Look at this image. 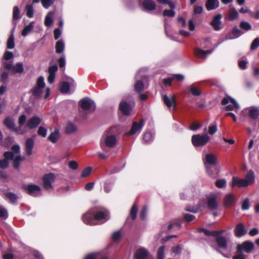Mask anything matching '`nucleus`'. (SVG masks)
<instances>
[{
  "mask_svg": "<svg viewBox=\"0 0 259 259\" xmlns=\"http://www.w3.org/2000/svg\"><path fill=\"white\" fill-rule=\"evenodd\" d=\"M110 218V212L107 209L98 206L91 208L82 217L84 223L92 226L96 225L95 221L104 220L105 222Z\"/></svg>",
  "mask_w": 259,
  "mask_h": 259,
  "instance_id": "obj_1",
  "label": "nucleus"
},
{
  "mask_svg": "<svg viewBox=\"0 0 259 259\" xmlns=\"http://www.w3.org/2000/svg\"><path fill=\"white\" fill-rule=\"evenodd\" d=\"M209 140L210 137L207 134H197L192 136L191 142L194 147H198L205 145Z\"/></svg>",
  "mask_w": 259,
  "mask_h": 259,
  "instance_id": "obj_2",
  "label": "nucleus"
},
{
  "mask_svg": "<svg viewBox=\"0 0 259 259\" xmlns=\"http://www.w3.org/2000/svg\"><path fill=\"white\" fill-rule=\"evenodd\" d=\"M24 192L32 197H37L41 194L40 187L35 184L24 185L22 187Z\"/></svg>",
  "mask_w": 259,
  "mask_h": 259,
  "instance_id": "obj_3",
  "label": "nucleus"
},
{
  "mask_svg": "<svg viewBox=\"0 0 259 259\" xmlns=\"http://www.w3.org/2000/svg\"><path fill=\"white\" fill-rule=\"evenodd\" d=\"M4 69L10 70L14 73H21L24 71L22 63L19 62L14 66L11 62H5L3 64Z\"/></svg>",
  "mask_w": 259,
  "mask_h": 259,
  "instance_id": "obj_4",
  "label": "nucleus"
},
{
  "mask_svg": "<svg viewBox=\"0 0 259 259\" xmlns=\"http://www.w3.org/2000/svg\"><path fill=\"white\" fill-rule=\"evenodd\" d=\"M254 244L249 241H245L243 242L241 244H239L236 246L237 252H241L243 253H250L254 249Z\"/></svg>",
  "mask_w": 259,
  "mask_h": 259,
  "instance_id": "obj_5",
  "label": "nucleus"
},
{
  "mask_svg": "<svg viewBox=\"0 0 259 259\" xmlns=\"http://www.w3.org/2000/svg\"><path fill=\"white\" fill-rule=\"evenodd\" d=\"M55 176L53 173L45 174L42 178L43 187L46 190L53 188L52 183L55 181Z\"/></svg>",
  "mask_w": 259,
  "mask_h": 259,
  "instance_id": "obj_6",
  "label": "nucleus"
},
{
  "mask_svg": "<svg viewBox=\"0 0 259 259\" xmlns=\"http://www.w3.org/2000/svg\"><path fill=\"white\" fill-rule=\"evenodd\" d=\"M145 120L142 118L140 120L139 122L134 121L132 125L131 130L126 133L125 135L127 136H132L138 132H140L144 126Z\"/></svg>",
  "mask_w": 259,
  "mask_h": 259,
  "instance_id": "obj_7",
  "label": "nucleus"
},
{
  "mask_svg": "<svg viewBox=\"0 0 259 259\" xmlns=\"http://www.w3.org/2000/svg\"><path fill=\"white\" fill-rule=\"evenodd\" d=\"M134 259H154L151 256L148 251L144 248L138 249L134 254Z\"/></svg>",
  "mask_w": 259,
  "mask_h": 259,
  "instance_id": "obj_8",
  "label": "nucleus"
},
{
  "mask_svg": "<svg viewBox=\"0 0 259 259\" xmlns=\"http://www.w3.org/2000/svg\"><path fill=\"white\" fill-rule=\"evenodd\" d=\"M222 15L221 14H218L213 17L212 21L210 23V25L212 26L214 30L218 31L222 29Z\"/></svg>",
  "mask_w": 259,
  "mask_h": 259,
  "instance_id": "obj_9",
  "label": "nucleus"
},
{
  "mask_svg": "<svg viewBox=\"0 0 259 259\" xmlns=\"http://www.w3.org/2000/svg\"><path fill=\"white\" fill-rule=\"evenodd\" d=\"M119 109L123 115L126 116H129L132 110L131 105L125 101L120 102L119 105Z\"/></svg>",
  "mask_w": 259,
  "mask_h": 259,
  "instance_id": "obj_10",
  "label": "nucleus"
},
{
  "mask_svg": "<svg viewBox=\"0 0 259 259\" xmlns=\"http://www.w3.org/2000/svg\"><path fill=\"white\" fill-rule=\"evenodd\" d=\"M235 186L242 188L247 187L249 185L247 181L245 180L244 179H239L237 177H233L232 178L231 187L234 188Z\"/></svg>",
  "mask_w": 259,
  "mask_h": 259,
  "instance_id": "obj_11",
  "label": "nucleus"
},
{
  "mask_svg": "<svg viewBox=\"0 0 259 259\" xmlns=\"http://www.w3.org/2000/svg\"><path fill=\"white\" fill-rule=\"evenodd\" d=\"M80 106L84 111L91 109L92 111H94L96 109L95 104L86 99H83L80 101Z\"/></svg>",
  "mask_w": 259,
  "mask_h": 259,
  "instance_id": "obj_12",
  "label": "nucleus"
},
{
  "mask_svg": "<svg viewBox=\"0 0 259 259\" xmlns=\"http://www.w3.org/2000/svg\"><path fill=\"white\" fill-rule=\"evenodd\" d=\"M234 232L235 236L237 238H240L244 236L247 233L245 226L242 223H239L237 224L234 229Z\"/></svg>",
  "mask_w": 259,
  "mask_h": 259,
  "instance_id": "obj_13",
  "label": "nucleus"
},
{
  "mask_svg": "<svg viewBox=\"0 0 259 259\" xmlns=\"http://www.w3.org/2000/svg\"><path fill=\"white\" fill-rule=\"evenodd\" d=\"M217 162V157L213 153L207 154L205 155L204 164L206 166H214Z\"/></svg>",
  "mask_w": 259,
  "mask_h": 259,
  "instance_id": "obj_14",
  "label": "nucleus"
},
{
  "mask_svg": "<svg viewBox=\"0 0 259 259\" xmlns=\"http://www.w3.org/2000/svg\"><path fill=\"white\" fill-rule=\"evenodd\" d=\"M162 99L164 103L167 107H176L177 102L175 96L174 95L170 98L166 95H164L162 96Z\"/></svg>",
  "mask_w": 259,
  "mask_h": 259,
  "instance_id": "obj_15",
  "label": "nucleus"
},
{
  "mask_svg": "<svg viewBox=\"0 0 259 259\" xmlns=\"http://www.w3.org/2000/svg\"><path fill=\"white\" fill-rule=\"evenodd\" d=\"M236 202L235 195L233 194L227 195L224 198V205L228 208L233 207Z\"/></svg>",
  "mask_w": 259,
  "mask_h": 259,
  "instance_id": "obj_16",
  "label": "nucleus"
},
{
  "mask_svg": "<svg viewBox=\"0 0 259 259\" xmlns=\"http://www.w3.org/2000/svg\"><path fill=\"white\" fill-rule=\"evenodd\" d=\"M41 122V119L37 116H32L26 123V126L29 129L36 128Z\"/></svg>",
  "mask_w": 259,
  "mask_h": 259,
  "instance_id": "obj_17",
  "label": "nucleus"
},
{
  "mask_svg": "<svg viewBox=\"0 0 259 259\" xmlns=\"http://www.w3.org/2000/svg\"><path fill=\"white\" fill-rule=\"evenodd\" d=\"M243 34V32L237 26L233 28L231 31L226 36L228 39H233L239 37Z\"/></svg>",
  "mask_w": 259,
  "mask_h": 259,
  "instance_id": "obj_18",
  "label": "nucleus"
},
{
  "mask_svg": "<svg viewBox=\"0 0 259 259\" xmlns=\"http://www.w3.org/2000/svg\"><path fill=\"white\" fill-rule=\"evenodd\" d=\"M207 205L208 208L211 210H215L218 206L217 201V197L214 195L209 196L207 198Z\"/></svg>",
  "mask_w": 259,
  "mask_h": 259,
  "instance_id": "obj_19",
  "label": "nucleus"
},
{
  "mask_svg": "<svg viewBox=\"0 0 259 259\" xmlns=\"http://www.w3.org/2000/svg\"><path fill=\"white\" fill-rule=\"evenodd\" d=\"M207 174L211 178H216L220 172L219 168L217 166H206Z\"/></svg>",
  "mask_w": 259,
  "mask_h": 259,
  "instance_id": "obj_20",
  "label": "nucleus"
},
{
  "mask_svg": "<svg viewBox=\"0 0 259 259\" xmlns=\"http://www.w3.org/2000/svg\"><path fill=\"white\" fill-rule=\"evenodd\" d=\"M142 5L146 11H151L156 9V4L153 0H144Z\"/></svg>",
  "mask_w": 259,
  "mask_h": 259,
  "instance_id": "obj_21",
  "label": "nucleus"
},
{
  "mask_svg": "<svg viewBox=\"0 0 259 259\" xmlns=\"http://www.w3.org/2000/svg\"><path fill=\"white\" fill-rule=\"evenodd\" d=\"M3 123L8 128L14 132L17 131V128L15 127L14 121L10 117H6L4 120Z\"/></svg>",
  "mask_w": 259,
  "mask_h": 259,
  "instance_id": "obj_22",
  "label": "nucleus"
},
{
  "mask_svg": "<svg viewBox=\"0 0 259 259\" xmlns=\"http://www.w3.org/2000/svg\"><path fill=\"white\" fill-rule=\"evenodd\" d=\"M215 241L218 246L224 249H226L228 247L227 241L224 236L215 237Z\"/></svg>",
  "mask_w": 259,
  "mask_h": 259,
  "instance_id": "obj_23",
  "label": "nucleus"
},
{
  "mask_svg": "<svg viewBox=\"0 0 259 259\" xmlns=\"http://www.w3.org/2000/svg\"><path fill=\"white\" fill-rule=\"evenodd\" d=\"M212 52L213 50L204 51L200 48H196L194 51L195 55L202 58H205L207 55L210 54Z\"/></svg>",
  "mask_w": 259,
  "mask_h": 259,
  "instance_id": "obj_24",
  "label": "nucleus"
},
{
  "mask_svg": "<svg viewBox=\"0 0 259 259\" xmlns=\"http://www.w3.org/2000/svg\"><path fill=\"white\" fill-rule=\"evenodd\" d=\"M105 143L107 147L112 148L116 144V138L114 135L107 136L105 139Z\"/></svg>",
  "mask_w": 259,
  "mask_h": 259,
  "instance_id": "obj_25",
  "label": "nucleus"
},
{
  "mask_svg": "<svg viewBox=\"0 0 259 259\" xmlns=\"http://www.w3.org/2000/svg\"><path fill=\"white\" fill-rule=\"evenodd\" d=\"M219 6L218 0H207L205 3V7L207 11L217 9Z\"/></svg>",
  "mask_w": 259,
  "mask_h": 259,
  "instance_id": "obj_26",
  "label": "nucleus"
},
{
  "mask_svg": "<svg viewBox=\"0 0 259 259\" xmlns=\"http://www.w3.org/2000/svg\"><path fill=\"white\" fill-rule=\"evenodd\" d=\"M33 146V140L31 138L27 139L25 143V150L27 155L29 156L32 154Z\"/></svg>",
  "mask_w": 259,
  "mask_h": 259,
  "instance_id": "obj_27",
  "label": "nucleus"
},
{
  "mask_svg": "<svg viewBox=\"0 0 259 259\" xmlns=\"http://www.w3.org/2000/svg\"><path fill=\"white\" fill-rule=\"evenodd\" d=\"M255 175L254 171L250 169L245 175V180H246L248 183V185L253 184L255 182Z\"/></svg>",
  "mask_w": 259,
  "mask_h": 259,
  "instance_id": "obj_28",
  "label": "nucleus"
},
{
  "mask_svg": "<svg viewBox=\"0 0 259 259\" xmlns=\"http://www.w3.org/2000/svg\"><path fill=\"white\" fill-rule=\"evenodd\" d=\"M4 195L5 198L9 200L11 203L17 204L19 197L16 194L12 192H5Z\"/></svg>",
  "mask_w": 259,
  "mask_h": 259,
  "instance_id": "obj_29",
  "label": "nucleus"
},
{
  "mask_svg": "<svg viewBox=\"0 0 259 259\" xmlns=\"http://www.w3.org/2000/svg\"><path fill=\"white\" fill-rule=\"evenodd\" d=\"M60 138V134L58 130H55L54 132L52 133L48 137L47 140L53 143H55L57 142Z\"/></svg>",
  "mask_w": 259,
  "mask_h": 259,
  "instance_id": "obj_30",
  "label": "nucleus"
},
{
  "mask_svg": "<svg viewBox=\"0 0 259 259\" xmlns=\"http://www.w3.org/2000/svg\"><path fill=\"white\" fill-rule=\"evenodd\" d=\"M229 99H230V102L233 105H229L227 106L225 108V110L226 111H232V110H234V109L235 108L238 109L239 108V104H238L237 101L234 98H232L231 97H229Z\"/></svg>",
  "mask_w": 259,
  "mask_h": 259,
  "instance_id": "obj_31",
  "label": "nucleus"
},
{
  "mask_svg": "<svg viewBox=\"0 0 259 259\" xmlns=\"http://www.w3.org/2000/svg\"><path fill=\"white\" fill-rule=\"evenodd\" d=\"M248 116L253 120L256 119L259 116V110L254 107H250L248 111Z\"/></svg>",
  "mask_w": 259,
  "mask_h": 259,
  "instance_id": "obj_32",
  "label": "nucleus"
},
{
  "mask_svg": "<svg viewBox=\"0 0 259 259\" xmlns=\"http://www.w3.org/2000/svg\"><path fill=\"white\" fill-rule=\"evenodd\" d=\"M25 157L21 155L16 156L13 159V166L16 169H19L21 161L24 160Z\"/></svg>",
  "mask_w": 259,
  "mask_h": 259,
  "instance_id": "obj_33",
  "label": "nucleus"
},
{
  "mask_svg": "<svg viewBox=\"0 0 259 259\" xmlns=\"http://www.w3.org/2000/svg\"><path fill=\"white\" fill-rule=\"evenodd\" d=\"M65 45L62 40H59L56 43V52L58 54L62 53L64 50Z\"/></svg>",
  "mask_w": 259,
  "mask_h": 259,
  "instance_id": "obj_34",
  "label": "nucleus"
},
{
  "mask_svg": "<svg viewBox=\"0 0 259 259\" xmlns=\"http://www.w3.org/2000/svg\"><path fill=\"white\" fill-rule=\"evenodd\" d=\"M70 84L66 81L62 82L60 85V91L63 93H67L70 90Z\"/></svg>",
  "mask_w": 259,
  "mask_h": 259,
  "instance_id": "obj_35",
  "label": "nucleus"
},
{
  "mask_svg": "<svg viewBox=\"0 0 259 259\" xmlns=\"http://www.w3.org/2000/svg\"><path fill=\"white\" fill-rule=\"evenodd\" d=\"M76 126L70 122H68L66 125L65 132L68 134L73 133L76 131Z\"/></svg>",
  "mask_w": 259,
  "mask_h": 259,
  "instance_id": "obj_36",
  "label": "nucleus"
},
{
  "mask_svg": "<svg viewBox=\"0 0 259 259\" xmlns=\"http://www.w3.org/2000/svg\"><path fill=\"white\" fill-rule=\"evenodd\" d=\"M134 89L137 93H141L144 90V84L141 80H138L134 85Z\"/></svg>",
  "mask_w": 259,
  "mask_h": 259,
  "instance_id": "obj_37",
  "label": "nucleus"
},
{
  "mask_svg": "<svg viewBox=\"0 0 259 259\" xmlns=\"http://www.w3.org/2000/svg\"><path fill=\"white\" fill-rule=\"evenodd\" d=\"M238 17V13L237 10L233 8L231 9L229 13V19L231 21H233Z\"/></svg>",
  "mask_w": 259,
  "mask_h": 259,
  "instance_id": "obj_38",
  "label": "nucleus"
},
{
  "mask_svg": "<svg viewBox=\"0 0 259 259\" xmlns=\"http://www.w3.org/2000/svg\"><path fill=\"white\" fill-rule=\"evenodd\" d=\"M42 89V88L34 87L31 91L33 96L35 98H39L41 96Z\"/></svg>",
  "mask_w": 259,
  "mask_h": 259,
  "instance_id": "obj_39",
  "label": "nucleus"
},
{
  "mask_svg": "<svg viewBox=\"0 0 259 259\" xmlns=\"http://www.w3.org/2000/svg\"><path fill=\"white\" fill-rule=\"evenodd\" d=\"M15 47L14 36L13 34H11L7 42V48L9 49H13Z\"/></svg>",
  "mask_w": 259,
  "mask_h": 259,
  "instance_id": "obj_40",
  "label": "nucleus"
},
{
  "mask_svg": "<svg viewBox=\"0 0 259 259\" xmlns=\"http://www.w3.org/2000/svg\"><path fill=\"white\" fill-rule=\"evenodd\" d=\"M33 28V22H30L28 25L26 26L22 31V35L25 36L29 33Z\"/></svg>",
  "mask_w": 259,
  "mask_h": 259,
  "instance_id": "obj_41",
  "label": "nucleus"
},
{
  "mask_svg": "<svg viewBox=\"0 0 259 259\" xmlns=\"http://www.w3.org/2000/svg\"><path fill=\"white\" fill-rule=\"evenodd\" d=\"M138 206L136 204H134L130 211V215L131 216L132 220L134 221L137 218V214L138 212Z\"/></svg>",
  "mask_w": 259,
  "mask_h": 259,
  "instance_id": "obj_42",
  "label": "nucleus"
},
{
  "mask_svg": "<svg viewBox=\"0 0 259 259\" xmlns=\"http://www.w3.org/2000/svg\"><path fill=\"white\" fill-rule=\"evenodd\" d=\"M189 91L194 96H199L201 94V92L193 85H191L189 87Z\"/></svg>",
  "mask_w": 259,
  "mask_h": 259,
  "instance_id": "obj_43",
  "label": "nucleus"
},
{
  "mask_svg": "<svg viewBox=\"0 0 259 259\" xmlns=\"http://www.w3.org/2000/svg\"><path fill=\"white\" fill-rule=\"evenodd\" d=\"M21 18L20 10L18 6H15L13 11V20H17Z\"/></svg>",
  "mask_w": 259,
  "mask_h": 259,
  "instance_id": "obj_44",
  "label": "nucleus"
},
{
  "mask_svg": "<svg viewBox=\"0 0 259 259\" xmlns=\"http://www.w3.org/2000/svg\"><path fill=\"white\" fill-rule=\"evenodd\" d=\"M195 219V216L189 213H184L183 219H180V221H184L187 223H189Z\"/></svg>",
  "mask_w": 259,
  "mask_h": 259,
  "instance_id": "obj_45",
  "label": "nucleus"
},
{
  "mask_svg": "<svg viewBox=\"0 0 259 259\" xmlns=\"http://www.w3.org/2000/svg\"><path fill=\"white\" fill-rule=\"evenodd\" d=\"M240 27L245 31H248L251 29L252 26L251 24L246 21H242L239 25Z\"/></svg>",
  "mask_w": 259,
  "mask_h": 259,
  "instance_id": "obj_46",
  "label": "nucleus"
},
{
  "mask_svg": "<svg viewBox=\"0 0 259 259\" xmlns=\"http://www.w3.org/2000/svg\"><path fill=\"white\" fill-rule=\"evenodd\" d=\"M215 185L218 188H223L226 187L227 182L225 179H219L216 181Z\"/></svg>",
  "mask_w": 259,
  "mask_h": 259,
  "instance_id": "obj_47",
  "label": "nucleus"
},
{
  "mask_svg": "<svg viewBox=\"0 0 259 259\" xmlns=\"http://www.w3.org/2000/svg\"><path fill=\"white\" fill-rule=\"evenodd\" d=\"M26 15L28 18H32L33 16L34 11L32 5H27L26 7Z\"/></svg>",
  "mask_w": 259,
  "mask_h": 259,
  "instance_id": "obj_48",
  "label": "nucleus"
},
{
  "mask_svg": "<svg viewBox=\"0 0 259 259\" xmlns=\"http://www.w3.org/2000/svg\"><path fill=\"white\" fill-rule=\"evenodd\" d=\"M147 207L146 205H144L142 208L140 213V218L141 220H144L146 218V215L147 213Z\"/></svg>",
  "mask_w": 259,
  "mask_h": 259,
  "instance_id": "obj_49",
  "label": "nucleus"
},
{
  "mask_svg": "<svg viewBox=\"0 0 259 259\" xmlns=\"http://www.w3.org/2000/svg\"><path fill=\"white\" fill-rule=\"evenodd\" d=\"M8 217V212L7 210L0 205V218L6 219Z\"/></svg>",
  "mask_w": 259,
  "mask_h": 259,
  "instance_id": "obj_50",
  "label": "nucleus"
},
{
  "mask_svg": "<svg viewBox=\"0 0 259 259\" xmlns=\"http://www.w3.org/2000/svg\"><path fill=\"white\" fill-rule=\"evenodd\" d=\"M52 14V12H50L46 17L45 20V24L46 26L49 27L50 26L53 22V20L52 17L50 16V14Z\"/></svg>",
  "mask_w": 259,
  "mask_h": 259,
  "instance_id": "obj_51",
  "label": "nucleus"
},
{
  "mask_svg": "<svg viewBox=\"0 0 259 259\" xmlns=\"http://www.w3.org/2000/svg\"><path fill=\"white\" fill-rule=\"evenodd\" d=\"M3 155L4 158L8 161H9V160H13L14 158V154L12 151H6L4 153Z\"/></svg>",
  "mask_w": 259,
  "mask_h": 259,
  "instance_id": "obj_52",
  "label": "nucleus"
},
{
  "mask_svg": "<svg viewBox=\"0 0 259 259\" xmlns=\"http://www.w3.org/2000/svg\"><path fill=\"white\" fill-rule=\"evenodd\" d=\"M35 87L44 89L45 87V83L44 82V78L42 76H39L37 80L36 85Z\"/></svg>",
  "mask_w": 259,
  "mask_h": 259,
  "instance_id": "obj_53",
  "label": "nucleus"
},
{
  "mask_svg": "<svg viewBox=\"0 0 259 259\" xmlns=\"http://www.w3.org/2000/svg\"><path fill=\"white\" fill-rule=\"evenodd\" d=\"M162 15L163 16L173 17L175 15V12L172 10H164L163 11Z\"/></svg>",
  "mask_w": 259,
  "mask_h": 259,
  "instance_id": "obj_54",
  "label": "nucleus"
},
{
  "mask_svg": "<svg viewBox=\"0 0 259 259\" xmlns=\"http://www.w3.org/2000/svg\"><path fill=\"white\" fill-rule=\"evenodd\" d=\"M259 47V38H255L252 42L250 46V50H254Z\"/></svg>",
  "mask_w": 259,
  "mask_h": 259,
  "instance_id": "obj_55",
  "label": "nucleus"
},
{
  "mask_svg": "<svg viewBox=\"0 0 259 259\" xmlns=\"http://www.w3.org/2000/svg\"><path fill=\"white\" fill-rule=\"evenodd\" d=\"M42 6L45 9H48L54 3L53 0H41Z\"/></svg>",
  "mask_w": 259,
  "mask_h": 259,
  "instance_id": "obj_56",
  "label": "nucleus"
},
{
  "mask_svg": "<svg viewBox=\"0 0 259 259\" xmlns=\"http://www.w3.org/2000/svg\"><path fill=\"white\" fill-rule=\"evenodd\" d=\"M249 207V200L248 198H246L242 203L241 208L242 210H245L248 209Z\"/></svg>",
  "mask_w": 259,
  "mask_h": 259,
  "instance_id": "obj_57",
  "label": "nucleus"
},
{
  "mask_svg": "<svg viewBox=\"0 0 259 259\" xmlns=\"http://www.w3.org/2000/svg\"><path fill=\"white\" fill-rule=\"evenodd\" d=\"M47 129L43 126H40L37 131V134L42 137H46L47 135Z\"/></svg>",
  "mask_w": 259,
  "mask_h": 259,
  "instance_id": "obj_58",
  "label": "nucleus"
},
{
  "mask_svg": "<svg viewBox=\"0 0 259 259\" xmlns=\"http://www.w3.org/2000/svg\"><path fill=\"white\" fill-rule=\"evenodd\" d=\"M92 171V168L90 167H87L85 168L81 172V177L82 178H85L89 176Z\"/></svg>",
  "mask_w": 259,
  "mask_h": 259,
  "instance_id": "obj_59",
  "label": "nucleus"
},
{
  "mask_svg": "<svg viewBox=\"0 0 259 259\" xmlns=\"http://www.w3.org/2000/svg\"><path fill=\"white\" fill-rule=\"evenodd\" d=\"M13 57V53L10 51H6L3 56L4 59L7 61L11 60Z\"/></svg>",
  "mask_w": 259,
  "mask_h": 259,
  "instance_id": "obj_60",
  "label": "nucleus"
},
{
  "mask_svg": "<svg viewBox=\"0 0 259 259\" xmlns=\"http://www.w3.org/2000/svg\"><path fill=\"white\" fill-rule=\"evenodd\" d=\"M182 249V247L180 245H178L176 246L172 247L171 251L176 254H180L181 253Z\"/></svg>",
  "mask_w": 259,
  "mask_h": 259,
  "instance_id": "obj_61",
  "label": "nucleus"
},
{
  "mask_svg": "<svg viewBox=\"0 0 259 259\" xmlns=\"http://www.w3.org/2000/svg\"><path fill=\"white\" fill-rule=\"evenodd\" d=\"M9 166V161L5 158L0 160V168L2 169H5Z\"/></svg>",
  "mask_w": 259,
  "mask_h": 259,
  "instance_id": "obj_62",
  "label": "nucleus"
},
{
  "mask_svg": "<svg viewBox=\"0 0 259 259\" xmlns=\"http://www.w3.org/2000/svg\"><path fill=\"white\" fill-rule=\"evenodd\" d=\"M238 253L234 255L232 259H246L247 255L241 252H237Z\"/></svg>",
  "mask_w": 259,
  "mask_h": 259,
  "instance_id": "obj_63",
  "label": "nucleus"
},
{
  "mask_svg": "<svg viewBox=\"0 0 259 259\" xmlns=\"http://www.w3.org/2000/svg\"><path fill=\"white\" fill-rule=\"evenodd\" d=\"M152 139V136L151 133L150 132H146L144 134L143 136V140L144 141L147 143L149 141H150Z\"/></svg>",
  "mask_w": 259,
  "mask_h": 259,
  "instance_id": "obj_64",
  "label": "nucleus"
}]
</instances>
